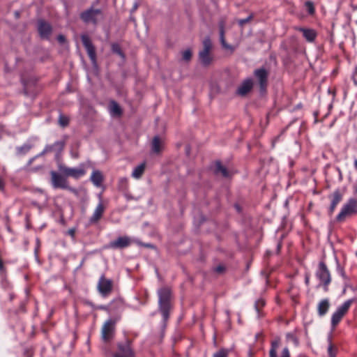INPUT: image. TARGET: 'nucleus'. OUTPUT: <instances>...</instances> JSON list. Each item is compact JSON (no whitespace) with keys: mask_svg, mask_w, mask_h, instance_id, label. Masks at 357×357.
<instances>
[{"mask_svg":"<svg viewBox=\"0 0 357 357\" xmlns=\"http://www.w3.org/2000/svg\"><path fill=\"white\" fill-rule=\"evenodd\" d=\"M65 146L64 141H57L52 145H47L41 155H44L47 153L55 152L56 153H60L62 152Z\"/></svg>","mask_w":357,"mask_h":357,"instance_id":"obj_17","label":"nucleus"},{"mask_svg":"<svg viewBox=\"0 0 357 357\" xmlns=\"http://www.w3.org/2000/svg\"><path fill=\"white\" fill-rule=\"evenodd\" d=\"M328 354L329 357H336V349L332 344H330L328 347Z\"/></svg>","mask_w":357,"mask_h":357,"instance_id":"obj_34","label":"nucleus"},{"mask_svg":"<svg viewBox=\"0 0 357 357\" xmlns=\"http://www.w3.org/2000/svg\"><path fill=\"white\" fill-rule=\"evenodd\" d=\"M266 302L263 298L258 299L255 304V309L259 314L261 309L265 305Z\"/></svg>","mask_w":357,"mask_h":357,"instance_id":"obj_31","label":"nucleus"},{"mask_svg":"<svg viewBox=\"0 0 357 357\" xmlns=\"http://www.w3.org/2000/svg\"><path fill=\"white\" fill-rule=\"evenodd\" d=\"M59 170L66 177H73L76 179L86 173L83 168H70L66 166H59Z\"/></svg>","mask_w":357,"mask_h":357,"instance_id":"obj_13","label":"nucleus"},{"mask_svg":"<svg viewBox=\"0 0 357 357\" xmlns=\"http://www.w3.org/2000/svg\"><path fill=\"white\" fill-rule=\"evenodd\" d=\"M296 30L301 32L303 33V37L309 43H313L315 40L317 36V31L313 29L298 27L296 28Z\"/></svg>","mask_w":357,"mask_h":357,"instance_id":"obj_20","label":"nucleus"},{"mask_svg":"<svg viewBox=\"0 0 357 357\" xmlns=\"http://www.w3.org/2000/svg\"><path fill=\"white\" fill-rule=\"evenodd\" d=\"M119 182L121 183V184H127L128 183V180L126 178H122L120 179Z\"/></svg>","mask_w":357,"mask_h":357,"instance_id":"obj_41","label":"nucleus"},{"mask_svg":"<svg viewBox=\"0 0 357 357\" xmlns=\"http://www.w3.org/2000/svg\"><path fill=\"white\" fill-rule=\"evenodd\" d=\"M203 49L199 52V59L202 64L204 66H209L213 57L211 54V50L213 47L212 42L209 37H206L203 40Z\"/></svg>","mask_w":357,"mask_h":357,"instance_id":"obj_2","label":"nucleus"},{"mask_svg":"<svg viewBox=\"0 0 357 357\" xmlns=\"http://www.w3.org/2000/svg\"><path fill=\"white\" fill-rule=\"evenodd\" d=\"M146 168V163L143 162L139 165L137 166L132 173V176L135 178H140L143 175Z\"/></svg>","mask_w":357,"mask_h":357,"instance_id":"obj_27","label":"nucleus"},{"mask_svg":"<svg viewBox=\"0 0 357 357\" xmlns=\"http://www.w3.org/2000/svg\"><path fill=\"white\" fill-rule=\"evenodd\" d=\"M164 142L159 136H155L151 142V150L154 153H160L163 148Z\"/></svg>","mask_w":357,"mask_h":357,"instance_id":"obj_22","label":"nucleus"},{"mask_svg":"<svg viewBox=\"0 0 357 357\" xmlns=\"http://www.w3.org/2000/svg\"><path fill=\"white\" fill-rule=\"evenodd\" d=\"M287 336L292 337V336L290 334H287Z\"/></svg>","mask_w":357,"mask_h":357,"instance_id":"obj_48","label":"nucleus"},{"mask_svg":"<svg viewBox=\"0 0 357 357\" xmlns=\"http://www.w3.org/2000/svg\"><path fill=\"white\" fill-rule=\"evenodd\" d=\"M109 110L112 115L121 116L122 114V109L119 105L114 100H112L109 103Z\"/></svg>","mask_w":357,"mask_h":357,"instance_id":"obj_26","label":"nucleus"},{"mask_svg":"<svg viewBox=\"0 0 357 357\" xmlns=\"http://www.w3.org/2000/svg\"><path fill=\"white\" fill-rule=\"evenodd\" d=\"M118 351L114 354V357H134V353L130 346V341L126 340L124 342L119 343Z\"/></svg>","mask_w":357,"mask_h":357,"instance_id":"obj_11","label":"nucleus"},{"mask_svg":"<svg viewBox=\"0 0 357 357\" xmlns=\"http://www.w3.org/2000/svg\"><path fill=\"white\" fill-rule=\"evenodd\" d=\"M102 17V11L100 9L89 8L80 14V18L85 23L96 24L100 19Z\"/></svg>","mask_w":357,"mask_h":357,"instance_id":"obj_5","label":"nucleus"},{"mask_svg":"<svg viewBox=\"0 0 357 357\" xmlns=\"http://www.w3.org/2000/svg\"><path fill=\"white\" fill-rule=\"evenodd\" d=\"M215 167L214 172L215 174H221L223 177L229 176V174L227 169L220 161L215 162Z\"/></svg>","mask_w":357,"mask_h":357,"instance_id":"obj_25","label":"nucleus"},{"mask_svg":"<svg viewBox=\"0 0 357 357\" xmlns=\"http://www.w3.org/2000/svg\"><path fill=\"white\" fill-rule=\"evenodd\" d=\"M81 39H82L83 45L84 46V47L87 52L88 56L90 58L91 61L93 63H96V48H95L94 45H93L89 36L86 34H82L81 36Z\"/></svg>","mask_w":357,"mask_h":357,"instance_id":"obj_12","label":"nucleus"},{"mask_svg":"<svg viewBox=\"0 0 357 357\" xmlns=\"http://www.w3.org/2000/svg\"><path fill=\"white\" fill-rule=\"evenodd\" d=\"M98 290L102 296H107L111 294L113 289V282L110 279H107L102 275L98 281Z\"/></svg>","mask_w":357,"mask_h":357,"instance_id":"obj_9","label":"nucleus"},{"mask_svg":"<svg viewBox=\"0 0 357 357\" xmlns=\"http://www.w3.org/2000/svg\"><path fill=\"white\" fill-rule=\"evenodd\" d=\"M280 345V338L276 337L271 342V347L269 351L270 357H278L277 350ZM281 357H290L289 351L287 347H284L282 350Z\"/></svg>","mask_w":357,"mask_h":357,"instance_id":"obj_14","label":"nucleus"},{"mask_svg":"<svg viewBox=\"0 0 357 357\" xmlns=\"http://www.w3.org/2000/svg\"><path fill=\"white\" fill-rule=\"evenodd\" d=\"M224 270H225V267L222 266H218L215 268V271L219 273H222L224 271Z\"/></svg>","mask_w":357,"mask_h":357,"instance_id":"obj_38","label":"nucleus"},{"mask_svg":"<svg viewBox=\"0 0 357 357\" xmlns=\"http://www.w3.org/2000/svg\"><path fill=\"white\" fill-rule=\"evenodd\" d=\"M253 15L251 14L248 17L245 19H241L238 20V23L241 26H243L246 23H248L250 22V20L252 19Z\"/></svg>","mask_w":357,"mask_h":357,"instance_id":"obj_35","label":"nucleus"},{"mask_svg":"<svg viewBox=\"0 0 357 357\" xmlns=\"http://www.w3.org/2000/svg\"><path fill=\"white\" fill-rule=\"evenodd\" d=\"M105 210V207L102 203V202H100L96 206L93 215L90 218L89 222L91 224H96L98 222V221L102 218Z\"/></svg>","mask_w":357,"mask_h":357,"instance_id":"obj_18","label":"nucleus"},{"mask_svg":"<svg viewBox=\"0 0 357 357\" xmlns=\"http://www.w3.org/2000/svg\"><path fill=\"white\" fill-rule=\"evenodd\" d=\"M316 275L321 283L324 286V289L327 290V287L331 282V275L324 262L321 261L319 263V269Z\"/></svg>","mask_w":357,"mask_h":357,"instance_id":"obj_8","label":"nucleus"},{"mask_svg":"<svg viewBox=\"0 0 357 357\" xmlns=\"http://www.w3.org/2000/svg\"><path fill=\"white\" fill-rule=\"evenodd\" d=\"M91 181L96 187H100L103 181L104 176L100 170H93L91 176Z\"/></svg>","mask_w":357,"mask_h":357,"instance_id":"obj_23","label":"nucleus"},{"mask_svg":"<svg viewBox=\"0 0 357 357\" xmlns=\"http://www.w3.org/2000/svg\"><path fill=\"white\" fill-rule=\"evenodd\" d=\"M220 43H221V44H222V47H223L225 44H227V43H226L225 40H221V41H220Z\"/></svg>","mask_w":357,"mask_h":357,"instance_id":"obj_44","label":"nucleus"},{"mask_svg":"<svg viewBox=\"0 0 357 357\" xmlns=\"http://www.w3.org/2000/svg\"><path fill=\"white\" fill-rule=\"evenodd\" d=\"M59 124L63 128L68 126L69 124V118L61 114L59 117Z\"/></svg>","mask_w":357,"mask_h":357,"instance_id":"obj_29","label":"nucleus"},{"mask_svg":"<svg viewBox=\"0 0 357 357\" xmlns=\"http://www.w3.org/2000/svg\"><path fill=\"white\" fill-rule=\"evenodd\" d=\"M268 71L264 68L256 69L254 75L259 82L260 91L264 92L268 85Z\"/></svg>","mask_w":357,"mask_h":357,"instance_id":"obj_10","label":"nucleus"},{"mask_svg":"<svg viewBox=\"0 0 357 357\" xmlns=\"http://www.w3.org/2000/svg\"><path fill=\"white\" fill-rule=\"evenodd\" d=\"M305 282H306V284H308V283H309V278H308V277H306V278H305Z\"/></svg>","mask_w":357,"mask_h":357,"instance_id":"obj_47","label":"nucleus"},{"mask_svg":"<svg viewBox=\"0 0 357 357\" xmlns=\"http://www.w3.org/2000/svg\"><path fill=\"white\" fill-rule=\"evenodd\" d=\"M75 229H70L68 230V233L71 236H74L75 235Z\"/></svg>","mask_w":357,"mask_h":357,"instance_id":"obj_42","label":"nucleus"},{"mask_svg":"<svg viewBox=\"0 0 357 357\" xmlns=\"http://www.w3.org/2000/svg\"><path fill=\"white\" fill-rule=\"evenodd\" d=\"M220 41L225 40V31H224L223 26H221V28H220Z\"/></svg>","mask_w":357,"mask_h":357,"instance_id":"obj_36","label":"nucleus"},{"mask_svg":"<svg viewBox=\"0 0 357 357\" xmlns=\"http://www.w3.org/2000/svg\"><path fill=\"white\" fill-rule=\"evenodd\" d=\"M331 199V205L328 209L329 214L331 215L337 205L342 201L343 197V194L340 191V190H336L331 195L328 196Z\"/></svg>","mask_w":357,"mask_h":357,"instance_id":"obj_15","label":"nucleus"},{"mask_svg":"<svg viewBox=\"0 0 357 357\" xmlns=\"http://www.w3.org/2000/svg\"><path fill=\"white\" fill-rule=\"evenodd\" d=\"M52 185L54 188H61L70 190L75 192L76 190L68 185V182L66 176L61 175L56 172L52 171L50 172Z\"/></svg>","mask_w":357,"mask_h":357,"instance_id":"obj_4","label":"nucleus"},{"mask_svg":"<svg viewBox=\"0 0 357 357\" xmlns=\"http://www.w3.org/2000/svg\"><path fill=\"white\" fill-rule=\"evenodd\" d=\"M38 33L40 36L43 39H48L52 33L51 25L44 20H40L38 26Z\"/></svg>","mask_w":357,"mask_h":357,"instance_id":"obj_16","label":"nucleus"},{"mask_svg":"<svg viewBox=\"0 0 357 357\" xmlns=\"http://www.w3.org/2000/svg\"><path fill=\"white\" fill-rule=\"evenodd\" d=\"M57 39H58L59 42L61 43H64L65 40H66L65 36H63V35H59L58 36Z\"/></svg>","mask_w":357,"mask_h":357,"instance_id":"obj_39","label":"nucleus"},{"mask_svg":"<svg viewBox=\"0 0 357 357\" xmlns=\"http://www.w3.org/2000/svg\"><path fill=\"white\" fill-rule=\"evenodd\" d=\"M329 307H330V303H329L328 299L326 298V299L321 300L318 303V305H317L318 314L320 317L325 315L327 313V312L328 311Z\"/></svg>","mask_w":357,"mask_h":357,"instance_id":"obj_24","label":"nucleus"},{"mask_svg":"<svg viewBox=\"0 0 357 357\" xmlns=\"http://www.w3.org/2000/svg\"><path fill=\"white\" fill-rule=\"evenodd\" d=\"M253 86V82L251 79H245L237 89V94L244 96L251 91Z\"/></svg>","mask_w":357,"mask_h":357,"instance_id":"obj_21","label":"nucleus"},{"mask_svg":"<svg viewBox=\"0 0 357 357\" xmlns=\"http://www.w3.org/2000/svg\"><path fill=\"white\" fill-rule=\"evenodd\" d=\"M229 351L225 349H221L218 351L215 352L213 357H227Z\"/></svg>","mask_w":357,"mask_h":357,"instance_id":"obj_32","label":"nucleus"},{"mask_svg":"<svg viewBox=\"0 0 357 357\" xmlns=\"http://www.w3.org/2000/svg\"><path fill=\"white\" fill-rule=\"evenodd\" d=\"M158 294L159 298V309L162 313L164 321H167L169 317V312L172 308L171 290L168 287H163L158 290Z\"/></svg>","mask_w":357,"mask_h":357,"instance_id":"obj_1","label":"nucleus"},{"mask_svg":"<svg viewBox=\"0 0 357 357\" xmlns=\"http://www.w3.org/2000/svg\"><path fill=\"white\" fill-rule=\"evenodd\" d=\"M4 188V182L2 178H0V191L3 190Z\"/></svg>","mask_w":357,"mask_h":357,"instance_id":"obj_40","label":"nucleus"},{"mask_svg":"<svg viewBox=\"0 0 357 357\" xmlns=\"http://www.w3.org/2000/svg\"><path fill=\"white\" fill-rule=\"evenodd\" d=\"M305 6L306 8L307 13L310 15H312L314 13L315 9H314V3L312 1H306L305 3Z\"/></svg>","mask_w":357,"mask_h":357,"instance_id":"obj_30","label":"nucleus"},{"mask_svg":"<svg viewBox=\"0 0 357 357\" xmlns=\"http://www.w3.org/2000/svg\"><path fill=\"white\" fill-rule=\"evenodd\" d=\"M116 321L112 319L107 320L102 328V338L105 342H110L115 333Z\"/></svg>","mask_w":357,"mask_h":357,"instance_id":"obj_7","label":"nucleus"},{"mask_svg":"<svg viewBox=\"0 0 357 357\" xmlns=\"http://www.w3.org/2000/svg\"><path fill=\"white\" fill-rule=\"evenodd\" d=\"M354 167L357 169V160L354 161Z\"/></svg>","mask_w":357,"mask_h":357,"instance_id":"obj_46","label":"nucleus"},{"mask_svg":"<svg viewBox=\"0 0 357 357\" xmlns=\"http://www.w3.org/2000/svg\"><path fill=\"white\" fill-rule=\"evenodd\" d=\"M15 16H16V17H17V18H18V17H20V13H19L18 11H16V12L15 13Z\"/></svg>","mask_w":357,"mask_h":357,"instance_id":"obj_45","label":"nucleus"},{"mask_svg":"<svg viewBox=\"0 0 357 357\" xmlns=\"http://www.w3.org/2000/svg\"><path fill=\"white\" fill-rule=\"evenodd\" d=\"M138 8V3H135V4L133 5V7L131 10V12H135Z\"/></svg>","mask_w":357,"mask_h":357,"instance_id":"obj_43","label":"nucleus"},{"mask_svg":"<svg viewBox=\"0 0 357 357\" xmlns=\"http://www.w3.org/2000/svg\"><path fill=\"white\" fill-rule=\"evenodd\" d=\"M356 213H357V200L350 199L348 202L343 206L336 219L338 222H343L347 217Z\"/></svg>","mask_w":357,"mask_h":357,"instance_id":"obj_3","label":"nucleus"},{"mask_svg":"<svg viewBox=\"0 0 357 357\" xmlns=\"http://www.w3.org/2000/svg\"><path fill=\"white\" fill-rule=\"evenodd\" d=\"M112 51L113 52V53L118 54L121 58H123V59L125 58V54L123 52V51L121 50V48L119 44L113 43L112 45Z\"/></svg>","mask_w":357,"mask_h":357,"instance_id":"obj_28","label":"nucleus"},{"mask_svg":"<svg viewBox=\"0 0 357 357\" xmlns=\"http://www.w3.org/2000/svg\"><path fill=\"white\" fill-rule=\"evenodd\" d=\"M130 238L128 236H121L116 240L112 241L109 246L112 248H124L130 245Z\"/></svg>","mask_w":357,"mask_h":357,"instance_id":"obj_19","label":"nucleus"},{"mask_svg":"<svg viewBox=\"0 0 357 357\" xmlns=\"http://www.w3.org/2000/svg\"><path fill=\"white\" fill-rule=\"evenodd\" d=\"M223 48L230 50L231 52L234 51V47L227 43L223 46Z\"/></svg>","mask_w":357,"mask_h":357,"instance_id":"obj_37","label":"nucleus"},{"mask_svg":"<svg viewBox=\"0 0 357 357\" xmlns=\"http://www.w3.org/2000/svg\"><path fill=\"white\" fill-rule=\"evenodd\" d=\"M353 303L352 299L345 301L337 310L333 314L331 318V324L333 327H335L343 317L347 313L351 305Z\"/></svg>","mask_w":357,"mask_h":357,"instance_id":"obj_6","label":"nucleus"},{"mask_svg":"<svg viewBox=\"0 0 357 357\" xmlns=\"http://www.w3.org/2000/svg\"><path fill=\"white\" fill-rule=\"evenodd\" d=\"M192 58V52L190 50L188 49L183 52L182 53V59L183 61H189Z\"/></svg>","mask_w":357,"mask_h":357,"instance_id":"obj_33","label":"nucleus"}]
</instances>
